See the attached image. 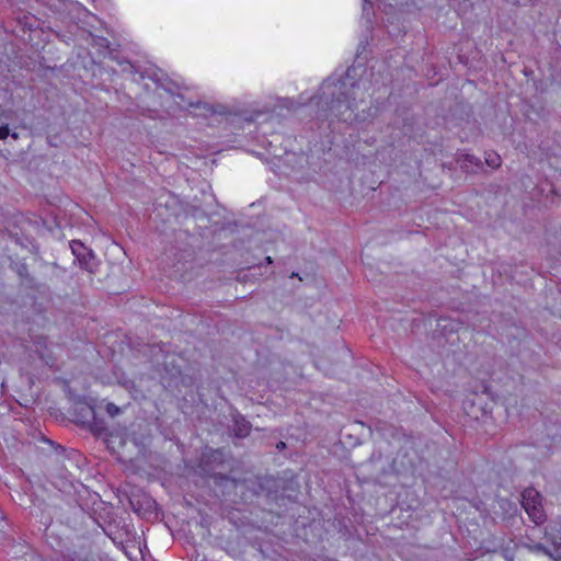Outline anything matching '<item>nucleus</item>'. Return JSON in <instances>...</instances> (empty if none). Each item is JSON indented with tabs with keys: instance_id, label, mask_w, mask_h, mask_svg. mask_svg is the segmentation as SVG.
I'll return each instance as SVG.
<instances>
[{
	"instance_id": "nucleus-1",
	"label": "nucleus",
	"mask_w": 561,
	"mask_h": 561,
	"mask_svg": "<svg viewBox=\"0 0 561 561\" xmlns=\"http://www.w3.org/2000/svg\"><path fill=\"white\" fill-rule=\"evenodd\" d=\"M367 75L360 64L351 66L344 76L334 73L323 81L320 94L311 98L310 104L323 112L324 118L334 116L345 123L362 119L356 110L367 93Z\"/></svg>"
},
{
	"instance_id": "nucleus-2",
	"label": "nucleus",
	"mask_w": 561,
	"mask_h": 561,
	"mask_svg": "<svg viewBox=\"0 0 561 561\" xmlns=\"http://www.w3.org/2000/svg\"><path fill=\"white\" fill-rule=\"evenodd\" d=\"M225 463L224 453L219 449H210L204 453L199 459L198 469L203 477L211 478L215 483L222 484L229 480L227 474L217 472Z\"/></svg>"
},
{
	"instance_id": "nucleus-3",
	"label": "nucleus",
	"mask_w": 561,
	"mask_h": 561,
	"mask_svg": "<svg viewBox=\"0 0 561 561\" xmlns=\"http://www.w3.org/2000/svg\"><path fill=\"white\" fill-rule=\"evenodd\" d=\"M522 506L536 525L546 522L547 516L542 506V496L535 488L529 486L523 491Z\"/></svg>"
},
{
	"instance_id": "nucleus-4",
	"label": "nucleus",
	"mask_w": 561,
	"mask_h": 561,
	"mask_svg": "<svg viewBox=\"0 0 561 561\" xmlns=\"http://www.w3.org/2000/svg\"><path fill=\"white\" fill-rule=\"evenodd\" d=\"M95 409L93 405L87 403L85 401H77L73 405L72 415L76 419V422L85 426V424L92 423L95 420Z\"/></svg>"
},
{
	"instance_id": "nucleus-5",
	"label": "nucleus",
	"mask_w": 561,
	"mask_h": 561,
	"mask_svg": "<svg viewBox=\"0 0 561 561\" xmlns=\"http://www.w3.org/2000/svg\"><path fill=\"white\" fill-rule=\"evenodd\" d=\"M251 490L256 495H271L276 492V480L272 477H257L252 482Z\"/></svg>"
},
{
	"instance_id": "nucleus-6",
	"label": "nucleus",
	"mask_w": 561,
	"mask_h": 561,
	"mask_svg": "<svg viewBox=\"0 0 561 561\" xmlns=\"http://www.w3.org/2000/svg\"><path fill=\"white\" fill-rule=\"evenodd\" d=\"M545 536L552 546L557 547L556 561H561V522L549 525Z\"/></svg>"
},
{
	"instance_id": "nucleus-7",
	"label": "nucleus",
	"mask_w": 561,
	"mask_h": 561,
	"mask_svg": "<svg viewBox=\"0 0 561 561\" xmlns=\"http://www.w3.org/2000/svg\"><path fill=\"white\" fill-rule=\"evenodd\" d=\"M252 425L244 416L238 414L233 417L232 432L238 438H245L251 433Z\"/></svg>"
},
{
	"instance_id": "nucleus-8",
	"label": "nucleus",
	"mask_w": 561,
	"mask_h": 561,
	"mask_svg": "<svg viewBox=\"0 0 561 561\" xmlns=\"http://www.w3.org/2000/svg\"><path fill=\"white\" fill-rule=\"evenodd\" d=\"M458 163L460 168L466 170L467 172H473L476 168L479 167L480 160L472 154L462 153L458 159Z\"/></svg>"
},
{
	"instance_id": "nucleus-9",
	"label": "nucleus",
	"mask_w": 561,
	"mask_h": 561,
	"mask_svg": "<svg viewBox=\"0 0 561 561\" xmlns=\"http://www.w3.org/2000/svg\"><path fill=\"white\" fill-rule=\"evenodd\" d=\"M70 248H71V251L73 253V255L79 260V262L87 266L88 265V262H87V255L88 256H91V253L88 252V249L84 247V244L80 241H72L70 243Z\"/></svg>"
},
{
	"instance_id": "nucleus-10",
	"label": "nucleus",
	"mask_w": 561,
	"mask_h": 561,
	"mask_svg": "<svg viewBox=\"0 0 561 561\" xmlns=\"http://www.w3.org/2000/svg\"><path fill=\"white\" fill-rule=\"evenodd\" d=\"M525 547L530 551L535 553H542L545 556H548L549 558L553 559L556 561V554H557V547L553 546L552 549L547 548L543 543L540 542H530L526 543Z\"/></svg>"
},
{
	"instance_id": "nucleus-11",
	"label": "nucleus",
	"mask_w": 561,
	"mask_h": 561,
	"mask_svg": "<svg viewBox=\"0 0 561 561\" xmlns=\"http://www.w3.org/2000/svg\"><path fill=\"white\" fill-rule=\"evenodd\" d=\"M169 355H170V353H167L165 358H164L163 365H164L165 371L169 373L171 376L180 375L181 374L180 366L174 364V358H171V360H168L170 357Z\"/></svg>"
},
{
	"instance_id": "nucleus-12",
	"label": "nucleus",
	"mask_w": 561,
	"mask_h": 561,
	"mask_svg": "<svg viewBox=\"0 0 561 561\" xmlns=\"http://www.w3.org/2000/svg\"><path fill=\"white\" fill-rule=\"evenodd\" d=\"M485 163L492 169H496L501 165V157L496 152L489 151L485 152Z\"/></svg>"
},
{
	"instance_id": "nucleus-13",
	"label": "nucleus",
	"mask_w": 561,
	"mask_h": 561,
	"mask_svg": "<svg viewBox=\"0 0 561 561\" xmlns=\"http://www.w3.org/2000/svg\"><path fill=\"white\" fill-rule=\"evenodd\" d=\"M85 426H89L93 432L102 433L105 431V426L102 420H99L95 415V420L92 421L90 424H85Z\"/></svg>"
},
{
	"instance_id": "nucleus-14",
	"label": "nucleus",
	"mask_w": 561,
	"mask_h": 561,
	"mask_svg": "<svg viewBox=\"0 0 561 561\" xmlns=\"http://www.w3.org/2000/svg\"><path fill=\"white\" fill-rule=\"evenodd\" d=\"M105 411L111 417H115L116 415H118L121 413V408H118L114 403L110 402L106 404Z\"/></svg>"
},
{
	"instance_id": "nucleus-15",
	"label": "nucleus",
	"mask_w": 561,
	"mask_h": 561,
	"mask_svg": "<svg viewBox=\"0 0 561 561\" xmlns=\"http://www.w3.org/2000/svg\"><path fill=\"white\" fill-rule=\"evenodd\" d=\"M125 388L133 394L134 399L138 398V394L140 393V390L137 389L134 381L128 380L124 383Z\"/></svg>"
},
{
	"instance_id": "nucleus-16",
	"label": "nucleus",
	"mask_w": 561,
	"mask_h": 561,
	"mask_svg": "<svg viewBox=\"0 0 561 561\" xmlns=\"http://www.w3.org/2000/svg\"><path fill=\"white\" fill-rule=\"evenodd\" d=\"M8 136H9L8 126H1L0 127V139H5Z\"/></svg>"
},
{
	"instance_id": "nucleus-17",
	"label": "nucleus",
	"mask_w": 561,
	"mask_h": 561,
	"mask_svg": "<svg viewBox=\"0 0 561 561\" xmlns=\"http://www.w3.org/2000/svg\"><path fill=\"white\" fill-rule=\"evenodd\" d=\"M87 16H88L90 20H92L93 22H98V23H99V20H98V18H96L95 15L90 14V13H87Z\"/></svg>"
},
{
	"instance_id": "nucleus-18",
	"label": "nucleus",
	"mask_w": 561,
	"mask_h": 561,
	"mask_svg": "<svg viewBox=\"0 0 561 561\" xmlns=\"http://www.w3.org/2000/svg\"><path fill=\"white\" fill-rule=\"evenodd\" d=\"M277 448H278V449H283V448H285V443L279 442V443L277 444Z\"/></svg>"
},
{
	"instance_id": "nucleus-19",
	"label": "nucleus",
	"mask_w": 561,
	"mask_h": 561,
	"mask_svg": "<svg viewBox=\"0 0 561 561\" xmlns=\"http://www.w3.org/2000/svg\"><path fill=\"white\" fill-rule=\"evenodd\" d=\"M129 502H130V505H131V507L134 508V511H136V512H137V511H138V508L136 507V505H135L134 501H133V500H130Z\"/></svg>"
},
{
	"instance_id": "nucleus-20",
	"label": "nucleus",
	"mask_w": 561,
	"mask_h": 561,
	"mask_svg": "<svg viewBox=\"0 0 561 561\" xmlns=\"http://www.w3.org/2000/svg\"><path fill=\"white\" fill-rule=\"evenodd\" d=\"M100 41L102 42V43H101L102 45H103V44L105 45V44L107 43L106 38H100Z\"/></svg>"
},
{
	"instance_id": "nucleus-21",
	"label": "nucleus",
	"mask_w": 561,
	"mask_h": 561,
	"mask_svg": "<svg viewBox=\"0 0 561 561\" xmlns=\"http://www.w3.org/2000/svg\"><path fill=\"white\" fill-rule=\"evenodd\" d=\"M266 261H267L268 263H271V262H272L271 256H267V257H266Z\"/></svg>"
}]
</instances>
